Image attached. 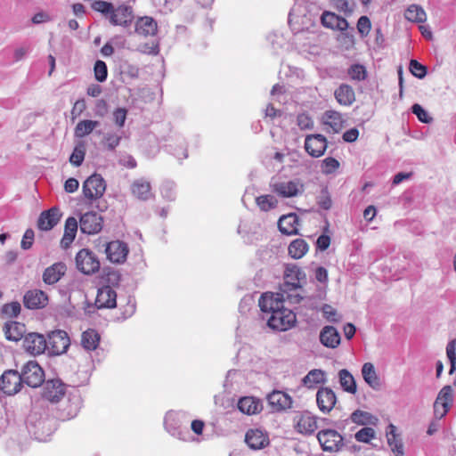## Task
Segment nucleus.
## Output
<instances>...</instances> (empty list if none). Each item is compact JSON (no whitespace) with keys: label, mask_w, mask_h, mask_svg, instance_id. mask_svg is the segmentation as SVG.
Returning <instances> with one entry per match:
<instances>
[{"label":"nucleus","mask_w":456,"mask_h":456,"mask_svg":"<svg viewBox=\"0 0 456 456\" xmlns=\"http://www.w3.org/2000/svg\"><path fill=\"white\" fill-rule=\"evenodd\" d=\"M258 305L266 316L267 325L274 330L286 331L295 326L297 317L293 311L284 307L283 295L281 293H264Z\"/></svg>","instance_id":"obj_1"},{"label":"nucleus","mask_w":456,"mask_h":456,"mask_svg":"<svg viewBox=\"0 0 456 456\" xmlns=\"http://www.w3.org/2000/svg\"><path fill=\"white\" fill-rule=\"evenodd\" d=\"M27 428L38 442H46L56 429V420L43 405H35L27 418Z\"/></svg>","instance_id":"obj_2"},{"label":"nucleus","mask_w":456,"mask_h":456,"mask_svg":"<svg viewBox=\"0 0 456 456\" xmlns=\"http://www.w3.org/2000/svg\"><path fill=\"white\" fill-rule=\"evenodd\" d=\"M117 306V293L111 286L106 285L98 289L94 305L88 304L85 308L88 314L94 313V308L97 309H111Z\"/></svg>","instance_id":"obj_3"},{"label":"nucleus","mask_w":456,"mask_h":456,"mask_svg":"<svg viewBox=\"0 0 456 456\" xmlns=\"http://www.w3.org/2000/svg\"><path fill=\"white\" fill-rule=\"evenodd\" d=\"M20 377L21 383H25L31 387H37L43 384L45 373L36 361H28L22 367Z\"/></svg>","instance_id":"obj_4"},{"label":"nucleus","mask_w":456,"mask_h":456,"mask_svg":"<svg viewBox=\"0 0 456 456\" xmlns=\"http://www.w3.org/2000/svg\"><path fill=\"white\" fill-rule=\"evenodd\" d=\"M82 191L87 200H98L106 191V183L101 175L95 173L84 182Z\"/></svg>","instance_id":"obj_5"},{"label":"nucleus","mask_w":456,"mask_h":456,"mask_svg":"<svg viewBox=\"0 0 456 456\" xmlns=\"http://www.w3.org/2000/svg\"><path fill=\"white\" fill-rule=\"evenodd\" d=\"M317 439L324 452H337L344 446L342 436L333 429L321 430Z\"/></svg>","instance_id":"obj_6"},{"label":"nucleus","mask_w":456,"mask_h":456,"mask_svg":"<svg viewBox=\"0 0 456 456\" xmlns=\"http://www.w3.org/2000/svg\"><path fill=\"white\" fill-rule=\"evenodd\" d=\"M47 351L50 354L60 355L67 352L70 340L66 331L54 330L48 335Z\"/></svg>","instance_id":"obj_7"},{"label":"nucleus","mask_w":456,"mask_h":456,"mask_svg":"<svg viewBox=\"0 0 456 456\" xmlns=\"http://www.w3.org/2000/svg\"><path fill=\"white\" fill-rule=\"evenodd\" d=\"M77 268L85 274H93L99 271L100 261L89 249L83 248L76 256Z\"/></svg>","instance_id":"obj_8"},{"label":"nucleus","mask_w":456,"mask_h":456,"mask_svg":"<svg viewBox=\"0 0 456 456\" xmlns=\"http://www.w3.org/2000/svg\"><path fill=\"white\" fill-rule=\"evenodd\" d=\"M187 420V413L185 411H170L165 416V428L167 431L173 436H176L181 440H186L183 436L182 426Z\"/></svg>","instance_id":"obj_9"},{"label":"nucleus","mask_w":456,"mask_h":456,"mask_svg":"<svg viewBox=\"0 0 456 456\" xmlns=\"http://www.w3.org/2000/svg\"><path fill=\"white\" fill-rule=\"evenodd\" d=\"M273 192L282 198H292L301 194L304 191V185L299 180H290L271 183Z\"/></svg>","instance_id":"obj_10"},{"label":"nucleus","mask_w":456,"mask_h":456,"mask_svg":"<svg viewBox=\"0 0 456 456\" xmlns=\"http://www.w3.org/2000/svg\"><path fill=\"white\" fill-rule=\"evenodd\" d=\"M102 216L94 211L86 212L79 220L80 231L86 234H96L102 229Z\"/></svg>","instance_id":"obj_11"},{"label":"nucleus","mask_w":456,"mask_h":456,"mask_svg":"<svg viewBox=\"0 0 456 456\" xmlns=\"http://www.w3.org/2000/svg\"><path fill=\"white\" fill-rule=\"evenodd\" d=\"M23 347L26 352L32 355H38L47 350V341L44 335L30 332L25 335Z\"/></svg>","instance_id":"obj_12"},{"label":"nucleus","mask_w":456,"mask_h":456,"mask_svg":"<svg viewBox=\"0 0 456 456\" xmlns=\"http://www.w3.org/2000/svg\"><path fill=\"white\" fill-rule=\"evenodd\" d=\"M293 422L296 431L303 435H311L317 429L316 417L307 411L297 413Z\"/></svg>","instance_id":"obj_13"},{"label":"nucleus","mask_w":456,"mask_h":456,"mask_svg":"<svg viewBox=\"0 0 456 456\" xmlns=\"http://www.w3.org/2000/svg\"><path fill=\"white\" fill-rule=\"evenodd\" d=\"M49 302L48 295L38 289H28L23 296L24 306L30 310L45 308Z\"/></svg>","instance_id":"obj_14"},{"label":"nucleus","mask_w":456,"mask_h":456,"mask_svg":"<svg viewBox=\"0 0 456 456\" xmlns=\"http://www.w3.org/2000/svg\"><path fill=\"white\" fill-rule=\"evenodd\" d=\"M337 396L335 392L328 387H322L316 393V403L321 412L323 414L330 413L337 403Z\"/></svg>","instance_id":"obj_15"},{"label":"nucleus","mask_w":456,"mask_h":456,"mask_svg":"<svg viewBox=\"0 0 456 456\" xmlns=\"http://www.w3.org/2000/svg\"><path fill=\"white\" fill-rule=\"evenodd\" d=\"M21 385L20 373L17 370H6L1 376L0 388L6 395H15L20 390Z\"/></svg>","instance_id":"obj_16"},{"label":"nucleus","mask_w":456,"mask_h":456,"mask_svg":"<svg viewBox=\"0 0 456 456\" xmlns=\"http://www.w3.org/2000/svg\"><path fill=\"white\" fill-rule=\"evenodd\" d=\"M327 149V139L324 135L308 134L305 140V151L314 158L322 156Z\"/></svg>","instance_id":"obj_17"},{"label":"nucleus","mask_w":456,"mask_h":456,"mask_svg":"<svg viewBox=\"0 0 456 456\" xmlns=\"http://www.w3.org/2000/svg\"><path fill=\"white\" fill-rule=\"evenodd\" d=\"M107 258L115 264H122L126 260L129 252L126 243L121 240H113L107 244L105 249Z\"/></svg>","instance_id":"obj_18"},{"label":"nucleus","mask_w":456,"mask_h":456,"mask_svg":"<svg viewBox=\"0 0 456 456\" xmlns=\"http://www.w3.org/2000/svg\"><path fill=\"white\" fill-rule=\"evenodd\" d=\"M245 442L252 450H261L269 445L270 440L267 432L260 428H252L247 431Z\"/></svg>","instance_id":"obj_19"},{"label":"nucleus","mask_w":456,"mask_h":456,"mask_svg":"<svg viewBox=\"0 0 456 456\" xmlns=\"http://www.w3.org/2000/svg\"><path fill=\"white\" fill-rule=\"evenodd\" d=\"M134 20L133 9L127 5H120L118 8L113 7V11L109 17L110 22L114 26L128 27Z\"/></svg>","instance_id":"obj_20"},{"label":"nucleus","mask_w":456,"mask_h":456,"mask_svg":"<svg viewBox=\"0 0 456 456\" xmlns=\"http://www.w3.org/2000/svg\"><path fill=\"white\" fill-rule=\"evenodd\" d=\"M65 395V385L60 379L47 380L44 386L43 396L51 403H58Z\"/></svg>","instance_id":"obj_21"},{"label":"nucleus","mask_w":456,"mask_h":456,"mask_svg":"<svg viewBox=\"0 0 456 456\" xmlns=\"http://www.w3.org/2000/svg\"><path fill=\"white\" fill-rule=\"evenodd\" d=\"M61 213L58 208H51L43 211L37 220V227L41 231L52 230L61 220Z\"/></svg>","instance_id":"obj_22"},{"label":"nucleus","mask_w":456,"mask_h":456,"mask_svg":"<svg viewBox=\"0 0 456 456\" xmlns=\"http://www.w3.org/2000/svg\"><path fill=\"white\" fill-rule=\"evenodd\" d=\"M267 401L276 411L291 408L293 403L292 398L287 393L279 390H274L269 394Z\"/></svg>","instance_id":"obj_23"},{"label":"nucleus","mask_w":456,"mask_h":456,"mask_svg":"<svg viewBox=\"0 0 456 456\" xmlns=\"http://www.w3.org/2000/svg\"><path fill=\"white\" fill-rule=\"evenodd\" d=\"M67 267L62 262H57L47 267L42 275L43 281L47 285L57 283L66 273Z\"/></svg>","instance_id":"obj_24"},{"label":"nucleus","mask_w":456,"mask_h":456,"mask_svg":"<svg viewBox=\"0 0 456 456\" xmlns=\"http://www.w3.org/2000/svg\"><path fill=\"white\" fill-rule=\"evenodd\" d=\"M321 22L325 28L339 31H345L348 28V22L345 18L328 11L322 12Z\"/></svg>","instance_id":"obj_25"},{"label":"nucleus","mask_w":456,"mask_h":456,"mask_svg":"<svg viewBox=\"0 0 456 456\" xmlns=\"http://www.w3.org/2000/svg\"><path fill=\"white\" fill-rule=\"evenodd\" d=\"M131 191L136 199L142 201L149 200L154 195L151 183L144 178L134 180L131 185Z\"/></svg>","instance_id":"obj_26"},{"label":"nucleus","mask_w":456,"mask_h":456,"mask_svg":"<svg viewBox=\"0 0 456 456\" xmlns=\"http://www.w3.org/2000/svg\"><path fill=\"white\" fill-rule=\"evenodd\" d=\"M340 334L333 326H325L320 332L321 343L329 348H336L340 344Z\"/></svg>","instance_id":"obj_27"},{"label":"nucleus","mask_w":456,"mask_h":456,"mask_svg":"<svg viewBox=\"0 0 456 456\" xmlns=\"http://www.w3.org/2000/svg\"><path fill=\"white\" fill-rule=\"evenodd\" d=\"M323 124L328 126L327 131L337 134L344 126L342 115L335 110H327L322 117Z\"/></svg>","instance_id":"obj_28"},{"label":"nucleus","mask_w":456,"mask_h":456,"mask_svg":"<svg viewBox=\"0 0 456 456\" xmlns=\"http://www.w3.org/2000/svg\"><path fill=\"white\" fill-rule=\"evenodd\" d=\"M298 217L296 214L282 216L278 222V227L282 234L292 235L297 233Z\"/></svg>","instance_id":"obj_29"},{"label":"nucleus","mask_w":456,"mask_h":456,"mask_svg":"<svg viewBox=\"0 0 456 456\" xmlns=\"http://www.w3.org/2000/svg\"><path fill=\"white\" fill-rule=\"evenodd\" d=\"M157 29V21L151 17H142L135 23V32L143 37L154 36Z\"/></svg>","instance_id":"obj_30"},{"label":"nucleus","mask_w":456,"mask_h":456,"mask_svg":"<svg viewBox=\"0 0 456 456\" xmlns=\"http://www.w3.org/2000/svg\"><path fill=\"white\" fill-rule=\"evenodd\" d=\"M5 338L10 341H19L25 337L26 327L23 323L11 322L4 327Z\"/></svg>","instance_id":"obj_31"},{"label":"nucleus","mask_w":456,"mask_h":456,"mask_svg":"<svg viewBox=\"0 0 456 456\" xmlns=\"http://www.w3.org/2000/svg\"><path fill=\"white\" fill-rule=\"evenodd\" d=\"M77 231V221L75 217H69L65 222L64 234L61 240V246L63 248H68L73 242Z\"/></svg>","instance_id":"obj_32"},{"label":"nucleus","mask_w":456,"mask_h":456,"mask_svg":"<svg viewBox=\"0 0 456 456\" xmlns=\"http://www.w3.org/2000/svg\"><path fill=\"white\" fill-rule=\"evenodd\" d=\"M327 382L326 373L321 369L310 370L302 379V383L309 389L314 388L317 385Z\"/></svg>","instance_id":"obj_33"},{"label":"nucleus","mask_w":456,"mask_h":456,"mask_svg":"<svg viewBox=\"0 0 456 456\" xmlns=\"http://www.w3.org/2000/svg\"><path fill=\"white\" fill-rule=\"evenodd\" d=\"M334 95L338 103L345 106L351 105L355 100L354 89L346 84L339 86L335 90Z\"/></svg>","instance_id":"obj_34"},{"label":"nucleus","mask_w":456,"mask_h":456,"mask_svg":"<svg viewBox=\"0 0 456 456\" xmlns=\"http://www.w3.org/2000/svg\"><path fill=\"white\" fill-rule=\"evenodd\" d=\"M238 409L242 413L253 415L260 411L261 404L258 400L252 396H245L239 400Z\"/></svg>","instance_id":"obj_35"},{"label":"nucleus","mask_w":456,"mask_h":456,"mask_svg":"<svg viewBox=\"0 0 456 456\" xmlns=\"http://www.w3.org/2000/svg\"><path fill=\"white\" fill-rule=\"evenodd\" d=\"M99 333L93 329H89L82 333L81 346L86 351H93L97 348L100 343Z\"/></svg>","instance_id":"obj_36"},{"label":"nucleus","mask_w":456,"mask_h":456,"mask_svg":"<svg viewBox=\"0 0 456 456\" xmlns=\"http://www.w3.org/2000/svg\"><path fill=\"white\" fill-rule=\"evenodd\" d=\"M362 375L364 381L372 388L378 389L380 387L379 378L378 377L374 365L370 362H365L362 368Z\"/></svg>","instance_id":"obj_37"},{"label":"nucleus","mask_w":456,"mask_h":456,"mask_svg":"<svg viewBox=\"0 0 456 456\" xmlns=\"http://www.w3.org/2000/svg\"><path fill=\"white\" fill-rule=\"evenodd\" d=\"M339 384L344 391L355 394L357 390L356 382L354 376L346 369L338 371Z\"/></svg>","instance_id":"obj_38"},{"label":"nucleus","mask_w":456,"mask_h":456,"mask_svg":"<svg viewBox=\"0 0 456 456\" xmlns=\"http://www.w3.org/2000/svg\"><path fill=\"white\" fill-rule=\"evenodd\" d=\"M309 249V246L303 239H296L290 242L288 248L289 255L294 259L303 257Z\"/></svg>","instance_id":"obj_39"},{"label":"nucleus","mask_w":456,"mask_h":456,"mask_svg":"<svg viewBox=\"0 0 456 456\" xmlns=\"http://www.w3.org/2000/svg\"><path fill=\"white\" fill-rule=\"evenodd\" d=\"M406 20L411 22L423 23L427 20L424 9L418 4H411L404 12Z\"/></svg>","instance_id":"obj_40"},{"label":"nucleus","mask_w":456,"mask_h":456,"mask_svg":"<svg viewBox=\"0 0 456 456\" xmlns=\"http://www.w3.org/2000/svg\"><path fill=\"white\" fill-rule=\"evenodd\" d=\"M100 126V122L96 120L85 119L79 121L74 130V134L77 138H83L90 134L94 128Z\"/></svg>","instance_id":"obj_41"},{"label":"nucleus","mask_w":456,"mask_h":456,"mask_svg":"<svg viewBox=\"0 0 456 456\" xmlns=\"http://www.w3.org/2000/svg\"><path fill=\"white\" fill-rule=\"evenodd\" d=\"M351 420L358 425H376L379 421L378 418L368 411L361 410L354 411L351 416Z\"/></svg>","instance_id":"obj_42"},{"label":"nucleus","mask_w":456,"mask_h":456,"mask_svg":"<svg viewBox=\"0 0 456 456\" xmlns=\"http://www.w3.org/2000/svg\"><path fill=\"white\" fill-rule=\"evenodd\" d=\"M256 205L263 211H269L275 208L278 205V200L273 195H261L256 199Z\"/></svg>","instance_id":"obj_43"},{"label":"nucleus","mask_w":456,"mask_h":456,"mask_svg":"<svg viewBox=\"0 0 456 456\" xmlns=\"http://www.w3.org/2000/svg\"><path fill=\"white\" fill-rule=\"evenodd\" d=\"M347 74L353 80H356V81L364 80L367 77L366 69L362 64L351 65L348 68Z\"/></svg>","instance_id":"obj_44"},{"label":"nucleus","mask_w":456,"mask_h":456,"mask_svg":"<svg viewBox=\"0 0 456 456\" xmlns=\"http://www.w3.org/2000/svg\"><path fill=\"white\" fill-rule=\"evenodd\" d=\"M121 135L114 132H107L103 136V142L109 151H114L120 143Z\"/></svg>","instance_id":"obj_45"},{"label":"nucleus","mask_w":456,"mask_h":456,"mask_svg":"<svg viewBox=\"0 0 456 456\" xmlns=\"http://www.w3.org/2000/svg\"><path fill=\"white\" fill-rule=\"evenodd\" d=\"M452 400V387L451 386H445L440 390L436 401L437 403H445V405L450 408Z\"/></svg>","instance_id":"obj_46"},{"label":"nucleus","mask_w":456,"mask_h":456,"mask_svg":"<svg viewBox=\"0 0 456 456\" xmlns=\"http://www.w3.org/2000/svg\"><path fill=\"white\" fill-rule=\"evenodd\" d=\"M95 79L99 82H104L108 77L107 65L102 61H96L94 67Z\"/></svg>","instance_id":"obj_47"},{"label":"nucleus","mask_w":456,"mask_h":456,"mask_svg":"<svg viewBox=\"0 0 456 456\" xmlns=\"http://www.w3.org/2000/svg\"><path fill=\"white\" fill-rule=\"evenodd\" d=\"M113 7L114 6L111 3H109L106 1H102V0L94 1L92 4V8L94 11L101 12L108 19L111 13V11H113Z\"/></svg>","instance_id":"obj_48"},{"label":"nucleus","mask_w":456,"mask_h":456,"mask_svg":"<svg viewBox=\"0 0 456 456\" xmlns=\"http://www.w3.org/2000/svg\"><path fill=\"white\" fill-rule=\"evenodd\" d=\"M446 354L451 364L450 373H452L456 369V339H452L448 342Z\"/></svg>","instance_id":"obj_49"},{"label":"nucleus","mask_w":456,"mask_h":456,"mask_svg":"<svg viewBox=\"0 0 456 456\" xmlns=\"http://www.w3.org/2000/svg\"><path fill=\"white\" fill-rule=\"evenodd\" d=\"M354 437L358 442L369 443L370 439L375 437V430L370 427L362 428L356 432Z\"/></svg>","instance_id":"obj_50"},{"label":"nucleus","mask_w":456,"mask_h":456,"mask_svg":"<svg viewBox=\"0 0 456 456\" xmlns=\"http://www.w3.org/2000/svg\"><path fill=\"white\" fill-rule=\"evenodd\" d=\"M411 111L413 114L417 116L418 119L422 123L429 124L433 120V118L428 115V111L418 103H415L411 106Z\"/></svg>","instance_id":"obj_51"},{"label":"nucleus","mask_w":456,"mask_h":456,"mask_svg":"<svg viewBox=\"0 0 456 456\" xmlns=\"http://www.w3.org/2000/svg\"><path fill=\"white\" fill-rule=\"evenodd\" d=\"M339 167V162L332 157H328L322 160V170L325 175L335 172Z\"/></svg>","instance_id":"obj_52"},{"label":"nucleus","mask_w":456,"mask_h":456,"mask_svg":"<svg viewBox=\"0 0 456 456\" xmlns=\"http://www.w3.org/2000/svg\"><path fill=\"white\" fill-rule=\"evenodd\" d=\"M21 310L20 304L17 301L8 303L3 305L2 313L8 317H16Z\"/></svg>","instance_id":"obj_53"},{"label":"nucleus","mask_w":456,"mask_h":456,"mask_svg":"<svg viewBox=\"0 0 456 456\" xmlns=\"http://www.w3.org/2000/svg\"><path fill=\"white\" fill-rule=\"evenodd\" d=\"M297 125L301 130H310L314 127V121L308 114L300 113L297 117Z\"/></svg>","instance_id":"obj_54"},{"label":"nucleus","mask_w":456,"mask_h":456,"mask_svg":"<svg viewBox=\"0 0 456 456\" xmlns=\"http://www.w3.org/2000/svg\"><path fill=\"white\" fill-rule=\"evenodd\" d=\"M410 70L418 78H423L427 75V68L416 60H411Z\"/></svg>","instance_id":"obj_55"},{"label":"nucleus","mask_w":456,"mask_h":456,"mask_svg":"<svg viewBox=\"0 0 456 456\" xmlns=\"http://www.w3.org/2000/svg\"><path fill=\"white\" fill-rule=\"evenodd\" d=\"M371 28V23L367 16H361L357 21V29L362 37H366Z\"/></svg>","instance_id":"obj_56"},{"label":"nucleus","mask_w":456,"mask_h":456,"mask_svg":"<svg viewBox=\"0 0 456 456\" xmlns=\"http://www.w3.org/2000/svg\"><path fill=\"white\" fill-rule=\"evenodd\" d=\"M69 402L70 403V405L69 406L67 412L62 414V417L67 419H72L77 416L79 411L80 402L78 398H73L72 400L69 399Z\"/></svg>","instance_id":"obj_57"},{"label":"nucleus","mask_w":456,"mask_h":456,"mask_svg":"<svg viewBox=\"0 0 456 456\" xmlns=\"http://www.w3.org/2000/svg\"><path fill=\"white\" fill-rule=\"evenodd\" d=\"M85 150L83 148H77L76 147L74 151L69 157V161L72 165L75 167H79L84 161L85 159Z\"/></svg>","instance_id":"obj_58"},{"label":"nucleus","mask_w":456,"mask_h":456,"mask_svg":"<svg viewBox=\"0 0 456 456\" xmlns=\"http://www.w3.org/2000/svg\"><path fill=\"white\" fill-rule=\"evenodd\" d=\"M127 110L125 108H118L113 112V120L118 127H123L126 119Z\"/></svg>","instance_id":"obj_59"},{"label":"nucleus","mask_w":456,"mask_h":456,"mask_svg":"<svg viewBox=\"0 0 456 456\" xmlns=\"http://www.w3.org/2000/svg\"><path fill=\"white\" fill-rule=\"evenodd\" d=\"M34 236V231L32 229H27L23 234L20 247L25 250L29 249L33 245Z\"/></svg>","instance_id":"obj_60"},{"label":"nucleus","mask_w":456,"mask_h":456,"mask_svg":"<svg viewBox=\"0 0 456 456\" xmlns=\"http://www.w3.org/2000/svg\"><path fill=\"white\" fill-rule=\"evenodd\" d=\"M387 442L392 449V451L396 454V456H403V444L395 439V436L393 435V437H387Z\"/></svg>","instance_id":"obj_61"},{"label":"nucleus","mask_w":456,"mask_h":456,"mask_svg":"<svg viewBox=\"0 0 456 456\" xmlns=\"http://www.w3.org/2000/svg\"><path fill=\"white\" fill-rule=\"evenodd\" d=\"M138 50L146 54L157 55L159 53V48L158 44H142L138 46Z\"/></svg>","instance_id":"obj_62"},{"label":"nucleus","mask_w":456,"mask_h":456,"mask_svg":"<svg viewBox=\"0 0 456 456\" xmlns=\"http://www.w3.org/2000/svg\"><path fill=\"white\" fill-rule=\"evenodd\" d=\"M108 112V104L105 100H97L94 108V114L98 117H104Z\"/></svg>","instance_id":"obj_63"},{"label":"nucleus","mask_w":456,"mask_h":456,"mask_svg":"<svg viewBox=\"0 0 456 456\" xmlns=\"http://www.w3.org/2000/svg\"><path fill=\"white\" fill-rule=\"evenodd\" d=\"M318 204L324 210H329L331 208L332 201L327 191H323L319 197Z\"/></svg>","instance_id":"obj_64"}]
</instances>
